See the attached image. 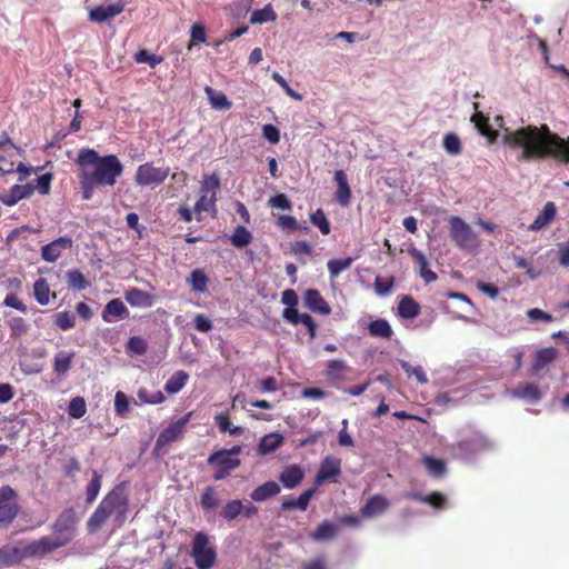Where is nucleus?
<instances>
[{
    "label": "nucleus",
    "mask_w": 569,
    "mask_h": 569,
    "mask_svg": "<svg viewBox=\"0 0 569 569\" xmlns=\"http://www.w3.org/2000/svg\"><path fill=\"white\" fill-rule=\"evenodd\" d=\"M503 142L511 149H521L520 160H543L553 158L569 163V138L553 133L547 124L526 126L517 130H506Z\"/></svg>",
    "instance_id": "obj_1"
},
{
    "label": "nucleus",
    "mask_w": 569,
    "mask_h": 569,
    "mask_svg": "<svg viewBox=\"0 0 569 569\" xmlns=\"http://www.w3.org/2000/svg\"><path fill=\"white\" fill-rule=\"evenodd\" d=\"M80 168L81 198L90 200L96 187H112L123 172V164L116 154L100 156L94 149H81L76 159Z\"/></svg>",
    "instance_id": "obj_2"
},
{
    "label": "nucleus",
    "mask_w": 569,
    "mask_h": 569,
    "mask_svg": "<svg viewBox=\"0 0 569 569\" xmlns=\"http://www.w3.org/2000/svg\"><path fill=\"white\" fill-rule=\"evenodd\" d=\"M79 516L73 507L63 509L51 525L52 537L43 536L36 540L43 557L68 546L77 536Z\"/></svg>",
    "instance_id": "obj_3"
},
{
    "label": "nucleus",
    "mask_w": 569,
    "mask_h": 569,
    "mask_svg": "<svg viewBox=\"0 0 569 569\" xmlns=\"http://www.w3.org/2000/svg\"><path fill=\"white\" fill-rule=\"evenodd\" d=\"M128 507V498L123 489L116 487L99 503L87 521L89 533L98 532L112 513L123 515Z\"/></svg>",
    "instance_id": "obj_4"
},
{
    "label": "nucleus",
    "mask_w": 569,
    "mask_h": 569,
    "mask_svg": "<svg viewBox=\"0 0 569 569\" xmlns=\"http://www.w3.org/2000/svg\"><path fill=\"white\" fill-rule=\"evenodd\" d=\"M191 557L198 569H211L217 561V550L211 538L203 531L194 535L191 542Z\"/></svg>",
    "instance_id": "obj_5"
},
{
    "label": "nucleus",
    "mask_w": 569,
    "mask_h": 569,
    "mask_svg": "<svg viewBox=\"0 0 569 569\" xmlns=\"http://www.w3.org/2000/svg\"><path fill=\"white\" fill-rule=\"evenodd\" d=\"M20 545L21 546L19 547L6 545L2 548H0V569L19 565L24 559L43 557L36 540H32L24 545L21 541Z\"/></svg>",
    "instance_id": "obj_6"
},
{
    "label": "nucleus",
    "mask_w": 569,
    "mask_h": 569,
    "mask_svg": "<svg viewBox=\"0 0 569 569\" xmlns=\"http://www.w3.org/2000/svg\"><path fill=\"white\" fill-rule=\"evenodd\" d=\"M449 233L455 244L462 250H473L478 246V237L472 228L460 217L448 219Z\"/></svg>",
    "instance_id": "obj_7"
},
{
    "label": "nucleus",
    "mask_w": 569,
    "mask_h": 569,
    "mask_svg": "<svg viewBox=\"0 0 569 569\" xmlns=\"http://www.w3.org/2000/svg\"><path fill=\"white\" fill-rule=\"evenodd\" d=\"M18 492L9 485L0 487V528H8L20 512Z\"/></svg>",
    "instance_id": "obj_8"
},
{
    "label": "nucleus",
    "mask_w": 569,
    "mask_h": 569,
    "mask_svg": "<svg viewBox=\"0 0 569 569\" xmlns=\"http://www.w3.org/2000/svg\"><path fill=\"white\" fill-rule=\"evenodd\" d=\"M219 180L214 176L207 179L201 188V196L194 204L197 220H202V212H216V191L219 188Z\"/></svg>",
    "instance_id": "obj_9"
},
{
    "label": "nucleus",
    "mask_w": 569,
    "mask_h": 569,
    "mask_svg": "<svg viewBox=\"0 0 569 569\" xmlns=\"http://www.w3.org/2000/svg\"><path fill=\"white\" fill-rule=\"evenodd\" d=\"M208 462L216 469L213 475L216 480L224 479L229 476L231 470L240 465V460L237 457H231V452L227 450L211 455Z\"/></svg>",
    "instance_id": "obj_10"
},
{
    "label": "nucleus",
    "mask_w": 569,
    "mask_h": 569,
    "mask_svg": "<svg viewBox=\"0 0 569 569\" xmlns=\"http://www.w3.org/2000/svg\"><path fill=\"white\" fill-rule=\"evenodd\" d=\"M178 440V420L171 421L167 428H164L156 440V445L152 450V456L156 459L164 457L170 447Z\"/></svg>",
    "instance_id": "obj_11"
},
{
    "label": "nucleus",
    "mask_w": 569,
    "mask_h": 569,
    "mask_svg": "<svg viewBox=\"0 0 569 569\" xmlns=\"http://www.w3.org/2000/svg\"><path fill=\"white\" fill-rule=\"evenodd\" d=\"M168 173L167 168H156L151 163H144L138 167L136 182L139 186L159 184L167 178Z\"/></svg>",
    "instance_id": "obj_12"
},
{
    "label": "nucleus",
    "mask_w": 569,
    "mask_h": 569,
    "mask_svg": "<svg viewBox=\"0 0 569 569\" xmlns=\"http://www.w3.org/2000/svg\"><path fill=\"white\" fill-rule=\"evenodd\" d=\"M72 244L73 240L71 237H59L41 248V258L47 262H54L60 258L62 251L70 249Z\"/></svg>",
    "instance_id": "obj_13"
},
{
    "label": "nucleus",
    "mask_w": 569,
    "mask_h": 569,
    "mask_svg": "<svg viewBox=\"0 0 569 569\" xmlns=\"http://www.w3.org/2000/svg\"><path fill=\"white\" fill-rule=\"evenodd\" d=\"M341 475V460L339 458L327 456L320 463L316 475L315 482L317 486L327 480H335Z\"/></svg>",
    "instance_id": "obj_14"
},
{
    "label": "nucleus",
    "mask_w": 569,
    "mask_h": 569,
    "mask_svg": "<svg viewBox=\"0 0 569 569\" xmlns=\"http://www.w3.org/2000/svg\"><path fill=\"white\" fill-rule=\"evenodd\" d=\"M126 3L119 0L109 4H101L90 10L89 19L93 22L102 23L120 14L124 10Z\"/></svg>",
    "instance_id": "obj_15"
},
{
    "label": "nucleus",
    "mask_w": 569,
    "mask_h": 569,
    "mask_svg": "<svg viewBox=\"0 0 569 569\" xmlns=\"http://www.w3.org/2000/svg\"><path fill=\"white\" fill-rule=\"evenodd\" d=\"M18 148L14 146L6 131L0 134V174L14 172V164L8 158L13 154Z\"/></svg>",
    "instance_id": "obj_16"
},
{
    "label": "nucleus",
    "mask_w": 569,
    "mask_h": 569,
    "mask_svg": "<svg viewBox=\"0 0 569 569\" xmlns=\"http://www.w3.org/2000/svg\"><path fill=\"white\" fill-rule=\"evenodd\" d=\"M390 506L389 500L382 495L371 496L367 502L360 508V515L362 518H375L385 513Z\"/></svg>",
    "instance_id": "obj_17"
},
{
    "label": "nucleus",
    "mask_w": 569,
    "mask_h": 569,
    "mask_svg": "<svg viewBox=\"0 0 569 569\" xmlns=\"http://www.w3.org/2000/svg\"><path fill=\"white\" fill-rule=\"evenodd\" d=\"M303 302L305 306L313 312L322 316H329L331 313L329 303L317 289H308L303 295Z\"/></svg>",
    "instance_id": "obj_18"
},
{
    "label": "nucleus",
    "mask_w": 569,
    "mask_h": 569,
    "mask_svg": "<svg viewBox=\"0 0 569 569\" xmlns=\"http://www.w3.org/2000/svg\"><path fill=\"white\" fill-rule=\"evenodd\" d=\"M36 191V187L32 182L27 184H14L8 194L0 193V201L8 206L12 207L17 204L20 200L27 199Z\"/></svg>",
    "instance_id": "obj_19"
},
{
    "label": "nucleus",
    "mask_w": 569,
    "mask_h": 569,
    "mask_svg": "<svg viewBox=\"0 0 569 569\" xmlns=\"http://www.w3.org/2000/svg\"><path fill=\"white\" fill-rule=\"evenodd\" d=\"M101 317L104 322L112 323L129 318V310L118 298L111 299L102 310Z\"/></svg>",
    "instance_id": "obj_20"
},
{
    "label": "nucleus",
    "mask_w": 569,
    "mask_h": 569,
    "mask_svg": "<svg viewBox=\"0 0 569 569\" xmlns=\"http://www.w3.org/2000/svg\"><path fill=\"white\" fill-rule=\"evenodd\" d=\"M305 478V471L299 465L286 467L279 476V480L284 488L293 489L301 483Z\"/></svg>",
    "instance_id": "obj_21"
},
{
    "label": "nucleus",
    "mask_w": 569,
    "mask_h": 569,
    "mask_svg": "<svg viewBox=\"0 0 569 569\" xmlns=\"http://www.w3.org/2000/svg\"><path fill=\"white\" fill-rule=\"evenodd\" d=\"M335 180L337 182L336 200L340 206L347 207L351 200V190L346 172L337 170L335 172Z\"/></svg>",
    "instance_id": "obj_22"
},
{
    "label": "nucleus",
    "mask_w": 569,
    "mask_h": 569,
    "mask_svg": "<svg viewBox=\"0 0 569 569\" xmlns=\"http://www.w3.org/2000/svg\"><path fill=\"white\" fill-rule=\"evenodd\" d=\"M512 396L519 399H525L529 401L530 403L538 402L542 393L539 390L538 386L531 382H522L519 383L513 390Z\"/></svg>",
    "instance_id": "obj_23"
},
{
    "label": "nucleus",
    "mask_w": 569,
    "mask_h": 569,
    "mask_svg": "<svg viewBox=\"0 0 569 569\" xmlns=\"http://www.w3.org/2000/svg\"><path fill=\"white\" fill-rule=\"evenodd\" d=\"M409 253L418 266L421 278L426 282H433L438 279L437 273L428 268V260L420 250L412 248L409 250Z\"/></svg>",
    "instance_id": "obj_24"
},
{
    "label": "nucleus",
    "mask_w": 569,
    "mask_h": 569,
    "mask_svg": "<svg viewBox=\"0 0 569 569\" xmlns=\"http://www.w3.org/2000/svg\"><path fill=\"white\" fill-rule=\"evenodd\" d=\"M126 301L132 307L149 308L153 303V298L150 293L132 288L126 292Z\"/></svg>",
    "instance_id": "obj_25"
},
{
    "label": "nucleus",
    "mask_w": 569,
    "mask_h": 569,
    "mask_svg": "<svg viewBox=\"0 0 569 569\" xmlns=\"http://www.w3.org/2000/svg\"><path fill=\"white\" fill-rule=\"evenodd\" d=\"M280 486L276 481H267L252 490L250 497L256 502H262L280 492Z\"/></svg>",
    "instance_id": "obj_26"
},
{
    "label": "nucleus",
    "mask_w": 569,
    "mask_h": 569,
    "mask_svg": "<svg viewBox=\"0 0 569 569\" xmlns=\"http://www.w3.org/2000/svg\"><path fill=\"white\" fill-rule=\"evenodd\" d=\"M398 316L403 319H412L419 316L420 305L411 297L403 296L398 302Z\"/></svg>",
    "instance_id": "obj_27"
},
{
    "label": "nucleus",
    "mask_w": 569,
    "mask_h": 569,
    "mask_svg": "<svg viewBox=\"0 0 569 569\" xmlns=\"http://www.w3.org/2000/svg\"><path fill=\"white\" fill-rule=\"evenodd\" d=\"M556 206L553 202L549 201L545 204L542 211L537 216V218L529 226L530 230H541L547 227L556 217Z\"/></svg>",
    "instance_id": "obj_28"
},
{
    "label": "nucleus",
    "mask_w": 569,
    "mask_h": 569,
    "mask_svg": "<svg viewBox=\"0 0 569 569\" xmlns=\"http://www.w3.org/2000/svg\"><path fill=\"white\" fill-rule=\"evenodd\" d=\"M348 370L346 361L335 359L327 362L325 375L329 381L337 382L343 380Z\"/></svg>",
    "instance_id": "obj_29"
},
{
    "label": "nucleus",
    "mask_w": 569,
    "mask_h": 569,
    "mask_svg": "<svg viewBox=\"0 0 569 569\" xmlns=\"http://www.w3.org/2000/svg\"><path fill=\"white\" fill-rule=\"evenodd\" d=\"M557 357L558 351L552 347L538 350L532 362V371L535 373L541 371L546 366L553 362L557 359Z\"/></svg>",
    "instance_id": "obj_30"
},
{
    "label": "nucleus",
    "mask_w": 569,
    "mask_h": 569,
    "mask_svg": "<svg viewBox=\"0 0 569 569\" xmlns=\"http://www.w3.org/2000/svg\"><path fill=\"white\" fill-rule=\"evenodd\" d=\"M74 356V351L61 350L57 352L53 358V371L58 376H64L70 370Z\"/></svg>",
    "instance_id": "obj_31"
},
{
    "label": "nucleus",
    "mask_w": 569,
    "mask_h": 569,
    "mask_svg": "<svg viewBox=\"0 0 569 569\" xmlns=\"http://www.w3.org/2000/svg\"><path fill=\"white\" fill-rule=\"evenodd\" d=\"M471 121L478 131L483 137H487L490 142H493L497 139V131L492 129V127L489 124V119L483 113L476 111L471 117Z\"/></svg>",
    "instance_id": "obj_32"
},
{
    "label": "nucleus",
    "mask_w": 569,
    "mask_h": 569,
    "mask_svg": "<svg viewBox=\"0 0 569 569\" xmlns=\"http://www.w3.org/2000/svg\"><path fill=\"white\" fill-rule=\"evenodd\" d=\"M368 331L371 337L390 339L393 335L390 323L386 319H377L368 325Z\"/></svg>",
    "instance_id": "obj_33"
},
{
    "label": "nucleus",
    "mask_w": 569,
    "mask_h": 569,
    "mask_svg": "<svg viewBox=\"0 0 569 569\" xmlns=\"http://www.w3.org/2000/svg\"><path fill=\"white\" fill-rule=\"evenodd\" d=\"M204 91L213 109L229 110L231 108L232 103L223 92L217 91L209 86L206 87Z\"/></svg>",
    "instance_id": "obj_34"
},
{
    "label": "nucleus",
    "mask_w": 569,
    "mask_h": 569,
    "mask_svg": "<svg viewBox=\"0 0 569 569\" xmlns=\"http://www.w3.org/2000/svg\"><path fill=\"white\" fill-rule=\"evenodd\" d=\"M66 281L68 288L76 291H82L89 286L88 280L79 269L68 270L66 272Z\"/></svg>",
    "instance_id": "obj_35"
},
{
    "label": "nucleus",
    "mask_w": 569,
    "mask_h": 569,
    "mask_svg": "<svg viewBox=\"0 0 569 569\" xmlns=\"http://www.w3.org/2000/svg\"><path fill=\"white\" fill-rule=\"evenodd\" d=\"M337 535V526L328 520L321 522L310 537L315 541H326L332 539Z\"/></svg>",
    "instance_id": "obj_36"
},
{
    "label": "nucleus",
    "mask_w": 569,
    "mask_h": 569,
    "mask_svg": "<svg viewBox=\"0 0 569 569\" xmlns=\"http://www.w3.org/2000/svg\"><path fill=\"white\" fill-rule=\"evenodd\" d=\"M278 18L276 11L270 3L266 4L262 9L254 10L250 16L252 24H261L269 21H276Z\"/></svg>",
    "instance_id": "obj_37"
},
{
    "label": "nucleus",
    "mask_w": 569,
    "mask_h": 569,
    "mask_svg": "<svg viewBox=\"0 0 569 569\" xmlns=\"http://www.w3.org/2000/svg\"><path fill=\"white\" fill-rule=\"evenodd\" d=\"M50 287L44 278H39L33 284V295L37 302L47 306L50 301Z\"/></svg>",
    "instance_id": "obj_38"
},
{
    "label": "nucleus",
    "mask_w": 569,
    "mask_h": 569,
    "mask_svg": "<svg viewBox=\"0 0 569 569\" xmlns=\"http://www.w3.org/2000/svg\"><path fill=\"white\" fill-rule=\"evenodd\" d=\"M230 241L233 247L243 248L251 243L252 234L244 226H238L231 234Z\"/></svg>",
    "instance_id": "obj_39"
},
{
    "label": "nucleus",
    "mask_w": 569,
    "mask_h": 569,
    "mask_svg": "<svg viewBox=\"0 0 569 569\" xmlns=\"http://www.w3.org/2000/svg\"><path fill=\"white\" fill-rule=\"evenodd\" d=\"M283 442L282 436L279 433H270L264 436L259 443V451L263 455L276 451Z\"/></svg>",
    "instance_id": "obj_40"
},
{
    "label": "nucleus",
    "mask_w": 569,
    "mask_h": 569,
    "mask_svg": "<svg viewBox=\"0 0 569 569\" xmlns=\"http://www.w3.org/2000/svg\"><path fill=\"white\" fill-rule=\"evenodd\" d=\"M187 281L194 292L201 293L207 290L209 279L201 269H196L191 272Z\"/></svg>",
    "instance_id": "obj_41"
},
{
    "label": "nucleus",
    "mask_w": 569,
    "mask_h": 569,
    "mask_svg": "<svg viewBox=\"0 0 569 569\" xmlns=\"http://www.w3.org/2000/svg\"><path fill=\"white\" fill-rule=\"evenodd\" d=\"M102 477L97 470H92V478L86 488V501L92 503L99 495L101 489Z\"/></svg>",
    "instance_id": "obj_42"
},
{
    "label": "nucleus",
    "mask_w": 569,
    "mask_h": 569,
    "mask_svg": "<svg viewBox=\"0 0 569 569\" xmlns=\"http://www.w3.org/2000/svg\"><path fill=\"white\" fill-rule=\"evenodd\" d=\"M242 509H243V505H242L241 500H239V499L231 500L222 507V509L220 511V516L224 520L231 521L241 515Z\"/></svg>",
    "instance_id": "obj_43"
},
{
    "label": "nucleus",
    "mask_w": 569,
    "mask_h": 569,
    "mask_svg": "<svg viewBox=\"0 0 569 569\" xmlns=\"http://www.w3.org/2000/svg\"><path fill=\"white\" fill-rule=\"evenodd\" d=\"M353 259L348 257L345 259H331L328 261L327 267L331 278L338 277L342 271L350 268Z\"/></svg>",
    "instance_id": "obj_44"
},
{
    "label": "nucleus",
    "mask_w": 569,
    "mask_h": 569,
    "mask_svg": "<svg viewBox=\"0 0 569 569\" xmlns=\"http://www.w3.org/2000/svg\"><path fill=\"white\" fill-rule=\"evenodd\" d=\"M216 425L223 433L238 435L242 431L241 427H231L230 418L227 412H220L214 416Z\"/></svg>",
    "instance_id": "obj_45"
},
{
    "label": "nucleus",
    "mask_w": 569,
    "mask_h": 569,
    "mask_svg": "<svg viewBox=\"0 0 569 569\" xmlns=\"http://www.w3.org/2000/svg\"><path fill=\"white\" fill-rule=\"evenodd\" d=\"M200 505L203 510L211 511L219 506L217 493L212 487H207L201 495Z\"/></svg>",
    "instance_id": "obj_46"
},
{
    "label": "nucleus",
    "mask_w": 569,
    "mask_h": 569,
    "mask_svg": "<svg viewBox=\"0 0 569 569\" xmlns=\"http://www.w3.org/2000/svg\"><path fill=\"white\" fill-rule=\"evenodd\" d=\"M310 221L312 224L319 228L320 232L325 236L329 234L331 231L330 222L328 221L322 209H317L311 216Z\"/></svg>",
    "instance_id": "obj_47"
},
{
    "label": "nucleus",
    "mask_w": 569,
    "mask_h": 569,
    "mask_svg": "<svg viewBox=\"0 0 569 569\" xmlns=\"http://www.w3.org/2000/svg\"><path fill=\"white\" fill-rule=\"evenodd\" d=\"M87 412L86 401L82 397H74L70 400L68 407V415L71 418L80 419Z\"/></svg>",
    "instance_id": "obj_48"
},
{
    "label": "nucleus",
    "mask_w": 569,
    "mask_h": 569,
    "mask_svg": "<svg viewBox=\"0 0 569 569\" xmlns=\"http://www.w3.org/2000/svg\"><path fill=\"white\" fill-rule=\"evenodd\" d=\"M443 148L445 150L452 156H458L461 153L462 147L459 137L456 133H447L443 137Z\"/></svg>",
    "instance_id": "obj_49"
},
{
    "label": "nucleus",
    "mask_w": 569,
    "mask_h": 569,
    "mask_svg": "<svg viewBox=\"0 0 569 569\" xmlns=\"http://www.w3.org/2000/svg\"><path fill=\"white\" fill-rule=\"evenodd\" d=\"M277 224H278V227H280L283 230H290V231L300 230V231H305V232L309 231V228L307 226H300L299 222L297 221V219L292 216H286V214L280 216L277 220Z\"/></svg>",
    "instance_id": "obj_50"
},
{
    "label": "nucleus",
    "mask_w": 569,
    "mask_h": 569,
    "mask_svg": "<svg viewBox=\"0 0 569 569\" xmlns=\"http://www.w3.org/2000/svg\"><path fill=\"white\" fill-rule=\"evenodd\" d=\"M52 179H53V174L50 172H46V173L39 176L32 183L34 184L36 190L40 194L47 196L50 193Z\"/></svg>",
    "instance_id": "obj_51"
},
{
    "label": "nucleus",
    "mask_w": 569,
    "mask_h": 569,
    "mask_svg": "<svg viewBox=\"0 0 569 569\" xmlns=\"http://www.w3.org/2000/svg\"><path fill=\"white\" fill-rule=\"evenodd\" d=\"M74 316L69 311H62L54 315V325L63 331L71 329L74 326Z\"/></svg>",
    "instance_id": "obj_52"
},
{
    "label": "nucleus",
    "mask_w": 569,
    "mask_h": 569,
    "mask_svg": "<svg viewBox=\"0 0 569 569\" xmlns=\"http://www.w3.org/2000/svg\"><path fill=\"white\" fill-rule=\"evenodd\" d=\"M127 349L137 356H142L147 352L148 345L142 337L133 336L129 338Z\"/></svg>",
    "instance_id": "obj_53"
},
{
    "label": "nucleus",
    "mask_w": 569,
    "mask_h": 569,
    "mask_svg": "<svg viewBox=\"0 0 569 569\" xmlns=\"http://www.w3.org/2000/svg\"><path fill=\"white\" fill-rule=\"evenodd\" d=\"M133 59L137 63H148L152 68L162 61L161 57L150 53L146 49L136 52Z\"/></svg>",
    "instance_id": "obj_54"
},
{
    "label": "nucleus",
    "mask_w": 569,
    "mask_h": 569,
    "mask_svg": "<svg viewBox=\"0 0 569 569\" xmlns=\"http://www.w3.org/2000/svg\"><path fill=\"white\" fill-rule=\"evenodd\" d=\"M10 328V336L12 338L21 337L23 333L28 331V325L26 320L21 317H13L8 321Z\"/></svg>",
    "instance_id": "obj_55"
},
{
    "label": "nucleus",
    "mask_w": 569,
    "mask_h": 569,
    "mask_svg": "<svg viewBox=\"0 0 569 569\" xmlns=\"http://www.w3.org/2000/svg\"><path fill=\"white\" fill-rule=\"evenodd\" d=\"M426 468L433 476L440 477L446 472V463L441 459H436L432 457H426L423 459Z\"/></svg>",
    "instance_id": "obj_56"
},
{
    "label": "nucleus",
    "mask_w": 569,
    "mask_h": 569,
    "mask_svg": "<svg viewBox=\"0 0 569 569\" xmlns=\"http://www.w3.org/2000/svg\"><path fill=\"white\" fill-rule=\"evenodd\" d=\"M269 206L280 210H291L292 203L284 193H279L269 199Z\"/></svg>",
    "instance_id": "obj_57"
},
{
    "label": "nucleus",
    "mask_w": 569,
    "mask_h": 569,
    "mask_svg": "<svg viewBox=\"0 0 569 569\" xmlns=\"http://www.w3.org/2000/svg\"><path fill=\"white\" fill-rule=\"evenodd\" d=\"M138 397L141 401H143L146 403H151V405H157L164 400V396H163L162 391L149 392L146 389L139 390Z\"/></svg>",
    "instance_id": "obj_58"
},
{
    "label": "nucleus",
    "mask_w": 569,
    "mask_h": 569,
    "mask_svg": "<svg viewBox=\"0 0 569 569\" xmlns=\"http://www.w3.org/2000/svg\"><path fill=\"white\" fill-rule=\"evenodd\" d=\"M272 79L284 90V92L295 100H302V96L295 91L287 82V80L278 72L272 73Z\"/></svg>",
    "instance_id": "obj_59"
},
{
    "label": "nucleus",
    "mask_w": 569,
    "mask_h": 569,
    "mask_svg": "<svg viewBox=\"0 0 569 569\" xmlns=\"http://www.w3.org/2000/svg\"><path fill=\"white\" fill-rule=\"evenodd\" d=\"M393 283H395L393 277L386 278V279L381 278V277H377L375 280V289L378 295L385 296L391 290V288L393 287Z\"/></svg>",
    "instance_id": "obj_60"
},
{
    "label": "nucleus",
    "mask_w": 569,
    "mask_h": 569,
    "mask_svg": "<svg viewBox=\"0 0 569 569\" xmlns=\"http://www.w3.org/2000/svg\"><path fill=\"white\" fill-rule=\"evenodd\" d=\"M114 410L119 416H122L129 410L128 397L122 391H118L114 396Z\"/></svg>",
    "instance_id": "obj_61"
},
{
    "label": "nucleus",
    "mask_w": 569,
    "mask_h": 569,
    "mask_svg": "<svg viewBox=\"0 0 569 569\" xmlns=\"http://www.w3.org/2000/svg\"><path fill=\"white\" fill-rule=\"evenodd\" d=\"M527 317L530 321H543V322H550L552 321V316L550 313L545 312L541 309L532 308L527 311Z\"/></svg>",
    "instance_id": "obj_62"
},
{
    "label": "nucleus",
    "mask_w": 569,
    "mask_h": 569,
    "mask_svg": "<svg viewBox=\"0 0 569 569\" xmlns=\"http://www.w3.org/2000/svg\"><path fill=\"white\" fill-rule=\"evenodd\" d=\"M262 134L270 143H278L280 141V131L273 124H264L262 127Z\"/></svg>",
    "instance_id": "obj_63"
},
{
    "label": "nucleus",
    "mask_w": 569,
    "mask_h": 569,
    "mask_svg": "<svg viewBox=\"0 0 569 569\" xmlns=\"http://www.w3.org/2000/svg\"><path fill=\"white\" fill-rule=\"evenodd\" d=\"M423 502L429 503L436 509H442L446 505V497L440 492H431L423 498Z\"/></svg>",
    "instance_id": "obj_64"
}]
</instances>
